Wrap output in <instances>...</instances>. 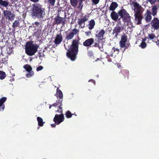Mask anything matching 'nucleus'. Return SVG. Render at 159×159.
<instances>
[{
  "instance_id": "obj_1",
  "label": "nucleus",
  "mask_w": 159,
  "mask_h": 159,
  "mask_svg": "<svg viewBox=\"0 0 159 159\" xmlns=\"http://www.w3.org/2000/svg\"><path fill=\"white\" fill-rule=\"evenodd\" d=\"M110 16L112 19L115 21H120L121 18L122 21L125 23H129L131 22V16L124 9L119 10L117 13L115 11H112Z\"/></svg>"
},
{
  "instance_id": "obj_2",
  "label": "nucleus",
  "mask_w": 159,
  "mask_h": 159,
  "mask_svg": "<svg viewBox=\"0 0 159 159\" xmlns=\"http://www.w3.org/2000/svg\"><path fill=\"white\" fill-rule=\"evenodd\" d=\"M32 13L34 16L39 19H42L45 14L44 9L39 4H34L33 5Z\"/></svg>"
},
{
  "instance_id": "obj_3",
  "label": "nucleus",
  "mask_w": 159,
  "mask_h": 159,
  "mask_svg": "<svg viewBox=\"0 0 159 159\" xmlns=\"http://www.w3.org/2000/svg\"><path fill=\"white\" fill-rule=\"evenodd\" d=\"M133 4L134 7V11L135 12L134 14L135 19L137 22V24L139 25L141 23V21L143 18L141 12L142 7L139 3L137 2H134Z\"/></svg>"
},
{
  "instance_id": "obj_4",
  "label": "nucleus",
  "mask_w": 159,
  "mask_h": 159,
  "mask_svg": "<svg viewBox=\"0 0 159 159\" xmlns=\"http://www.w3.org/2000/svg\"><path fill=\"white\" fill-rule=\"evenodd\" d=\"M38 46L34 45L30 42L26 43L25 47V52L29 56L34 55L37 51Z\"/></svg>"
},
{
  "instance_id": "obj_5",
  "label": "nucleus",
  "mask_w": 159,
  "mask_h": 159,
  "mask_svg": "<svg viewBox=\"0 0 159 159\" xmlns=\"http://www.w3.org/2000/svg\"><path fill=\"white\" fill-rule=\"evenodd\" d=\"M58 88H57V89L56 93L55 95L57 97V100L56 101V102L53 104L54 106H56L57 105H59V109H62V102L63 101V95L62 91L59 90Z\"/></svg>"
},
{
  "instance_id": "obj_6",
  "label": "nucleus",
  "mask_w": 159,
  "mask_h": 159,
  "mask_svg": "<svg viewBox=\"0 0 159 159\" xmlns=\"http://www.w3.org/2000/svg\"><path fill=\"white\" fill-rule=\"evenodd\" d=\"M78 52V50L70 48L66 52V56L71 61H74L76 58Z\"/></svg>"
},
{
  "instance_id": "obj_7",
  "label": "nucleus",
  "mask_w": 159,
  "mask_h": 159,
  "mask_svg": "<svg viewBox=\"0 0 159 159\" xmlns=\"http://www.w3.org/2000/svg\"><path fill=\"white\" fill-rule=\"evenodd\" d=\"M66 15L65 13L64 17H60L59 14H57V16L54 18V23L57 25L60 24L64 25L65 24V22L66 21Z\"/></svg>"
},
{
  "instance_id": "obj_8",
  "label": "nucleus",
  "mask_w": 159,
  "mask_h": 159,
  "mask_svg": "<svg viewBox=\"0 0 159 159\" xmlns=\"http://www.w3.org/2000/svg\"><path fill=\"white\" fill-rule=\"evenodd\" d=\"M2 16L5 17L6 19L10 21L13 20L15 17V15L14 13L9 10H4L3 12Z\"/></svg>"
},
{
  "instance_id": "obj_9",
  "label": "nucleus",
  "mask_w": 159,
  "mask_h": 159,
  "mask_svg": "<svg viewBox=\"0 0 159 159\" xmlns=\"http://www.w3.org/2000/svg\"><path fill=\"white\" fill-rule=\"evenodd\" d=\"M61 110L60 112L61 114H56L53 119V121L57 125L59 124L61 122L63 121L65 119L64 115L62 114V109H61Z\"/></svg>"
},
{
  "instance_id": "obj_10",
  "label": "nucleus",
  "mask_w": 159,
  "mask_h": 159,
  "mask_svg": "<svg viewBox=\"0 0 159 159\" xmlns=\"http://www.w3.org/2000/svg\"><path fill=\"white\" fill-rule=\"evenodd\" d=\"M121 21H118L116 26L113 30L112 34H115V38H117L118 35L123 30V27L120 25H121Z\"/></svg>"
},
{
  "instance_id": "obj_11",
  "label": "nucleus",
  "mask_w": 159,
  "mask_h": 159,
  "mask_svg": "<svg viewBox=\"0 0 159 159\" xmlns=\"http://www.w3.org/2000/svg\"><path fill=\"white\" fill-rule=\"evenodd\" d=\"M23 68L28 72L26 75L27 78H30L34 75V73L30 65L28 64L25 65H24Z\"/></svg>"
},
{
  "instance_id": "obj_12",
  "label": "nucleus",
  "mask_w": 159,
  "mask_h": 159,
  "mask_svg": "<svg viewBox=\"0 0 159 159\" xmlns=\"http://www.w3.org/2000/svg\"><path fill=\"white\" fill-rule=\"evenodd\" d=\"M151 29L154 30H158L159 29V20L157 17H154L150 23Z\"/></svg>"
},
{
  "instance_id": "obj_13",
  "label": "nucleus",
  "mask_w": 159,
  "mask_h": 159,
  "mask_svg": "<svg viewBox=\"0 0 159 159\" xmlns=\"http://www.w3.org/2000/svg\"><path fill=\"white\" fill-rule=\"evenodd\" d=\"M79 30L75 28L72 30V31L70 33L66 34V39L68 40L71 39L73 38L75 35L78 34H79Z\"/></svg>"
},
{
  "instance_id": "obj_14",
  "label": "nucleus",
  "mask_w": 159,
  "mask_h": 159,
  "mask_svg": "<svg viewBox=\"0 0 159 159\" xmlns=\"http://www.w3.org/2000/svg\"><path fill=\"white\" fill-rule=\"evenodd\" d=\"M127 37L125 34H124L121 36V40L119 42L120 47L121 48L125 47V48H127L128 47L125 46V43L127 42Z\"/></svg>"
},
{
  "instance_id": "obj_15",
  "label": "nucleus",
  "mask_w": 159,
  "mask_h": 159,
  "mask_svg": "<svg viewBox=\"0 0 159 159\" xmlns=\"http://www.w3.org/2000/svg\"><path fill=\"white\" fill-rule=\"evenodd\" d=\"M89 18L88 16L85 15L82 18L78 19V24L80 26H81V28H84L85 27V22L88 20Z\"/></svg>"
},
{
  "instance_id": "obj_16",
  "label": "nucleus",
  "mask_w": 159,
  "mask_h": 159,
  "mask_svg": "<svg viewBox=\"0 0 159 159\" xmlns=\"http://www.w3.org/2000/svg\"><path fill=\"white\" fill-rule=\"evenodd\" d=\"M144 18L146 22L148 23L151 22L152 19V12L148 10H147L144 15Z\"/></svg>"
},
{
  "instance_id": "obj_17",
  "label": "nucleus",
  "mask_w": 159,
  "mask_h": 159,
  "mask_svg": "<svg viewBox=\"0 0 159 159\" xmlns=\"http://www.w3.org/2000/svg\"><path fill=\"white\" fill-rule=\"evenodd\" d=\"M94 42V39L93 38H90L86 39L83 43V45L87 47V48L91 47V45Z\"/></svg>"
},
{
  "instance_id": "obj_18",
  "label": "nucleus",
  "mask_w": 159,
  "mask_h": 159,
  "mask_svg": "<svg viewBox=\"0 0 159 159\" xmlns=\"http://www.w3.org/2000/svg\"><path fill=\"white\" fill-rule=\"evenodd\" d=\"M62 36L61 33L60 32L59 34H57L56 35V38L53 42L57 46L60 44L62 40Z\"/></svg>"
},
{
  "instance_id": "obj_19",
  "label": "nucleus",
  "mask_w": 159,
  "mask_h": 159,
  "mask_svg": "<svg viewBox=\"0 0 159 159\" xmlns=\"http://www.w3.org/2000/svg\"><path fill=\"white\" fill-rule=\"evenodd\" d=\"M105 33V31L103 29L101 30L100 31L97 30L96 32L95 36L99 40H102Z\"/></svg>"
},
{
  "instance_id": "obj_20",
  "label": "nucleus",
  "mask_w": 159,
  "mask_h": 159,
  "mask_svg": "<svg viewBox=\"0 0 159 159\" xmlns=\"http://www.w3.org/2000/svg\"><path fill=\"white\" fill-rule=\"evenodd\" d=\"M79 42V41L78 40H73L72 43V45L70 48L78 50Z\"/></svg>"
},
{
  "instance_id": "obj_21",
  "label": "nucleus",
  "mask_w": 159,
  "mask_h": 159,
  "mask_svg": "<svg viewBox=\"0 0 159 159\" xmlns=\"http://www.w3.org/2000/svg\"><path fill=\"white\" fill-rule=\"evenodd\" d=\"M157 9L158 7L157 5H154L152 7L151 12L153 16H155L157 15L158 12Z\"/></svg>"
},
{
  "instance_id": "obj_22",
  "label": "nucleus",
  "mask_w": 159,
  "mask_h": 159,
  "mask_svg": "<svg viewBox=\"0 0 159 159\" xmlns=\"http://www.w3.org/2000/svg\"><path fill=\"white\" fill-rule=\"evenodd\" d=\"M118 4L116 2H112L111 4L109 7V9L110 10L112 11H114L115 9L118 7Z\"/></svg>"
},
{
  "instance_id": "obj_23",
  "label": "nucleus",
  "mask_w": 159,
  "mask_h": 159,
  "mask_svg": "<svg viewBox=\"0 0 159 159\" xmlns=\"http://www.w3.org/2000/svg\"><path fill=\"white\" fill-rule=\"evenodd\" d=\"M95 21L93 19L91 20L89 22L88 24V28L89 30H91L93 29L95 25Z\"/></svg>"
},
{
  "instance_id": "obj_24",
  "label": "nucleus",
  "mask_w": 159,
  "mask_h": 159,
  "mask_svg": "<svg viewBox=\"0 0 159 159\" xmlns=\"http://www.w3.org/2000/svg\"><path fill=\"white\" fill-rule=\"evenodd\" d=\"M122 74L124 76V78H126L127 77V79H128L129 77V73L128 70L123 69L121 71Z\"/></svg>"
},
{
  "instance_id": "obj_25",
  "label": "nucleus",
  "mask_w": 159,
  "mask_h": 159,
  "mask_svg": "<svg viewBox=\"0 0 159 159\" xmlns=\"http://www.w3.org/2000/svg\"><path fill=\"white\" fill-rule=\"evenodd\" d=\"M70 3L72 7L75 8L78 5L80 0H70Z\"/></svg>"
},
{
  "instance_id": "obj_26",
  "label": "nucleus",
  "mask_w": 159,
  "mask_h": 159,
  "mask_svg": "<svg viewBox=\"0 0 159 159\" xmlns=\"http://www.w3.org/2000/svg\"><path fill=\"white\" fill-rule=\"evenodd\" d=\"M7 99V98L5 97H2L0 99V107H2L3 110L4 109L5 107L3 103L6 101Z\"/></svg>"
},
{
  "instance_id": "obj_27",
  "label": "nucleus",
  "mask_w": 159,
  "mask_h": 159,
  "mask_svg": "<svg viewBox=\"0 0 159 159\" xmlns=\"http://www.w3.org/2000/svg\"><path fill=\"white\" fill-rule=\"evenodd\" d=\"M37 118L38 125L41 127L43 126V124L45 122H43L42 118L40 117H38Z\"/></svg>"
},
{
  "instance_id": "obj_28",
  "label": "nucleus",
  "mask_w": 159,
  "mask_h": 159,
  "mask_svg": "<svg viewBox=\"0 0 159 159\" xmlns=\"http://www.w3.org/2000/svg\"><path fill=\"white\" fill-rule=\"evenodd\" d=\"M9 3V2L6 1H3L2 0H0V5L3 6L5 7H7Z\"/></svg>"
},
{
  "instance_id": "obj_29",
  "label": "nucleus",
  "mask_w": 159,
  "mask_h": 159,
  "mask_svg": "<svg viewBox=\"0 0 159 159\" xmlns=\"http://www.w3.org/2000/svg\"><path fill=\"white\" fill-rule=\"evenodd\" d=\"M6 76L5 73L4 71L0 70V79L1 80L4 79Z\"/></svg>"
},
{
  "instance_id": "obj_30",
  "label": "nucleus",
  "mask_w": 159,
  "mask_h": 159,
  "mask_svg": "<svg viewBox=\"0 0 159 159\" xmlns=\"http://www.w3.org/2000/svg\"><path fill=\"white\" fill-rule=\"evenodd\" d=\"M65 115L67 118H70L74 114L71 113L69 111H68L66 112Z\"/></svg>"
},
{
  "instance_id": "obj_31",
  "label": "nucleus",
  "mask_w": 159,
  "mask_h": 159,
  "mask_svg": "<svg viewBox=\"0 0 159 159\" xmlns=\"http://www.w3.org/2000/svg\"><path fill=\"white\" fill-rule=\"evenodd\" d=\"M19 20H15L14 22L12 24V27L14 28H15L16 27H17L19 25Z\"/></svg>"
},
{
  "instance_id": "obj_32",
  "label": "nucleus",
  "mask_w": 159,
  "mask_h": 159,
  "mask_svg": "<svg viewBox=\"0 0 159 159\" xmlns=\"http://www.w3.org/2000/svg\"><path fill=\"white\" fill-rule=\"evenodd\" d=\"M156 38V36L153 34H148V38L150 40H152Z\"/></svg>"
},
{
  "instance_id": "obj_33",
  "label": "nucleus",
  "mask_w": 159,
  "mask_h": 159,
  "mask_svg": "<svg viewBox=\"0 0 159 159\" xmlns=\"http://www.w3.org/2000/svg\"><path fill=\"white\" fill-rule=\"evenodd\" d=\"M79 5L77 6V8L79 10H81L83 6L82 4V2L79 1Z\"/></svg>"
},
{
  "instance_id": "obj_34",
  "label": "nucleus",
  "mask_w": 159,
  "mask_h": 159,
  "mask_svg": "<svg viewBox=\"0 0 159 159\" xmlns=\"http://www.w3.org/2000/svg\"><path fill=\"white\" fill-rule=\"evenodd\" d=\"M147 46V44L145 42H142L140 45V46L142 48H145V47H146Z\"/></svg>"
},
{
  "instance_id": "obj_35",
  "label": "nucleus",
  "mask_w": 159,
  "mask_h": 159,
  "mask_svg": "<svg viewBox=\"0 0 159 159\" xmlns=\"http://www.w3.org/2000/svg\"><path fill=\"white\" fill-rule=\"evenodd\" d=\"M92 5H97L98 3L100 0H91Z\"/></svg>"
},
{
  "instance_id": "obj_36",
  "label": "nucleus",
  "mask_w": 159,
  "mask_h": 159,
  "mask_svg": "<svg viewBox=\"0 0 159 159\" xmlns=\"http://www.w3.org/2000/svg\"><path fill=\"white\" fill-rule=\"evenodd\" d=\"M41 31L38 30L34 33V35L37 37H39L41 34Z\"/></svg>"
},
{
  "instance_id": "obj_37",
  "label": "nucleus",
  "mask_w": 159,
  "mask_h": 159,
  "mask_svg": "<svg viewBox=\"0 0 159 159\" xmlns=\"http://www.w3.org/2000/svg\"><path fill=\"white\" fill-rule=\"evenodd\" d=\"M43 68V67L42 66H38V67L36 68V71H39L41 70Z\"/></svg>"
},
{
  "instance_id": "obj_38",
  "label": "nucleus",
  "mask_w": 159,
  "mask_h": 159,
  "mask_svg": "<svg viewBox=\"0 0 159 159\" xmlns=\"http://www.w3.org/2000/svg\"><path fill=\"white\" fill-rule=\"evenodd\" d=\"M85 34L87 36H89L91 34V32L90 31L85 32Z\"/></svg>"
},
{
  "instance_id": "obj_39",
  "label": "nucleus",
  "mask_w": 159,
  "mask_h": 159,
  "mask_svg": "<svg viewBox=\"0 0 159 159\" xmlns=\"http://www.w3.org/2000/svg\"><path fill=\"white\" fill-rule=\"evenodd\" d=\"M151 4H155L156 2V0H148Z\"/></svg>"
},
{
  "instance_id": "obj_40",
  "label": "nucleus",
  "mask_w": 159,
  "mask_h": 159,
  "mask_svg": "<svg viewBox=\"0 0 159 159\" xmlns=\"http://www.w3.org/2000/svg\"><path fill=\"white\" fill-rule=\"evenodd\" d=\"M112 50H113V52H115L116 51H117L118 52H119V50L118 49L114 47L112 48Z\"/></svg>"
},
{
  "instance_id": "obj_41",
  "label": "nucleus",
  "mask_w": 159,
  "mask_h": 159,
  "mask_svg": "<svg viewBox=\"0 0 159 159\" xmlns=\"http://www.w3.org/2000/svg\"><path fill=\"white\" fill-rule=\"evenodd\" d=\"M89 82H92L94 84H96L95 81L93 79H90L89 80Z\"/></svg>"
},
{
  "instance_id": "obj_42",
  "label": "nucleus",
  "mask_w": 159,
  "mask_h": 159,
  "mask_svg": "<svg viewBox=\"0 0 159 159\" xmlns=\"http://www.w3.org/2000/svg\"><path fill=\"white\" fill-rule=\"evenodd\" d=\"M99 46V44L98 43H95V44L93 46L95 47H98Z\"/></svg>"
},
{
  "instance_id": "obj_43",
  "label": "nucleus",
  "mask_w": 159,
  "mask_h": 159,
  "mask_svg": "<svg viewBox=\"0 0 159 159\" xmlns=\"http://www.w3.org/2000/svg\"><path fill=\"white\" fill-rule=\"evenodd\" d=\"M30 1L34 2H38L39 1V0H30Z\"/></svg>"
},
{
  "instance_id": "obj_44",
  "label": "nucleus",
  "mask_w": 159,
  "mask_h": 159,
  "mask_svg": "<svg viewBox=\"0 0 159 159\" xmlns=\"http://www.w3.org/2000/svg\"><path fill=\"white\" fill-rule=\"evenodd\" d=\"M54 105H53V104H52V105H50V106H49V108L50 109L51 108V107L52 106H53L55 107H57V106H58V107H59V105H57L56 106H54Z\"/></svg>"
},
{
  "instance_id": "obj_45",
  "label": "nucleus",
  "mask_w": 159,
  "mask_h": 159,
  "mask_svg": "<svg viewBox=\"0 0 159 159\" xmlns=\"http://www.w3.org/2000/svg\"><path fill=\"white\" fill-rule=\"evenodd\" d=\"M34 24L36 25V26H39V22H35L34 23Z\"/></svg>"
},
{
  "instance_id": "obj_46",
  "label": "nucleus",
  "mask_w": 159,
  "mask_h": 159,
  "mask_svg": "<svg viewBox=\"0 0 159 159\" xmlns=\"http://www.w3.org/2000/svg\"><path fill=\"white\" fill-rule=\"evenodd\" d=\"M56 124H55V123L54 124H52L51 125V126H52V127H55L56 125Z\"/></svg>"
},
{
  "instance_id": "obj_47",
  "label": "nucleus",
  "mask_w": 159,
  "mask_h": 159,
  "mask_svg": "<svg viewBox=\"0 0 159 159\" xmlns=\"http://www.w3.org/2000/svg\"><path fill=\"white\" fill-rule=\"evenodd\" d=\"M157 45L159 47V40H157V41L156 42Z\"/></svg>"
},
{
  "instance_id": "obj_48",
  "label": "nucleus",
  "mask_w": 159,
  "mask_h": 159,
  "mask_svg": "<svg viewBox=\"0 0 159 159\" xmlns=\"http://www.w3.org/2000/svg\"><path fill=\"white\" fill-rule=\"evenodd\" d=\"M146 40V39H143V41L142 42H145V41Z\"/></svg>"
},
{
  "instance_id": "obj_49",
  "label": "nucleus",
  "mask_w": 159,
  "mask_h": 159,
  "mask_svg": "<svg viewBox=\"0 0 159 159\" xmlns=\"http://www.w3.org/2000/svg\"><path fill=\"white\" fill-rule=\"evenodd\" d=\"M99 75H96V76L97 78H98L99 77Z\"/></svg>"
},
{
  "instance_id": "obj_50",
  "label": "nucleus",
  "mask_w": 159,
  "mask_h": 159,
  "mask_svg": "<svg viewBox=\"0 0 159 159\" xmlns=\"http://www.w3.org/2000/svg\"><path fill=\"white\" fill-rule=\"evenodd\" d=\"M85 0H80V1L83 2V1H85Z\"/></svg>"
},
{
  "instance_id": "obj_51",
  "label": "nucleus",
  "mask_w": 159,
  "mask_h": 159,
  "mask_svg": "<svg viewBox=\"0 0 159 159\" xmlns=\"http://www.w3.org/2000/svg\"><path fill=\"white\" fill-rule=\"evenodd\" d=\"M75 116H77V115H76V114H75Z\"/></svg>"
},
{
  "instance_id": "obj_52",
  "label": "nucleus",
  "mask_w": 159,
  "mask_h": 159,
  "mask_svg": "<svg viewBox=\"0 0 159 159\" xmlns=\"http://www.w3.org/2000/svg\"><path fill=\"white\" fill-rule=\"evenodd\" d=\"M158 2H159V0H158Z\"/></svg>"
}]
</instances>
